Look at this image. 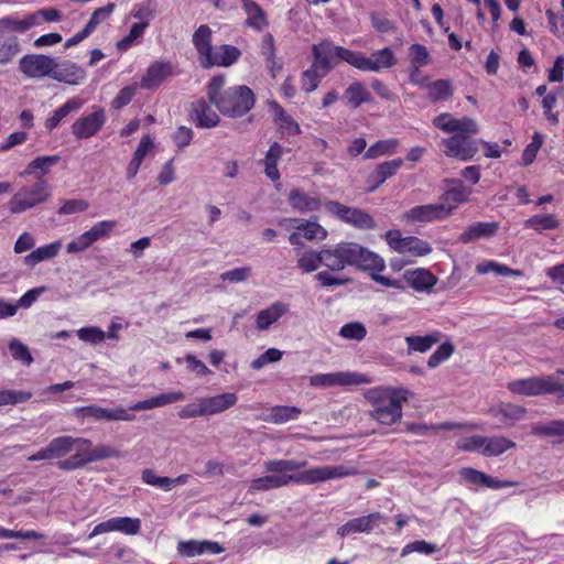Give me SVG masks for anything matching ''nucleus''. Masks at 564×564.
<instances>
[{
    "label": "nucleus",
    "mask_w": 564,
    "mask_h": 564,
    "mask_svg": "<svg viewBox=\"0 0 564 564\" xmlns=\"http://www.w3.org/2000/svg\"><path fill=\"white\" fill-rule=\"evenodd\" d=\"M85 77V69L70 61H64L62 63L55 61V67L51 76V78L68 85H79Z\"/></svg>",
    "instance_id": "5701e85b"
},
{
    "label": "nucleus",
    "mask_w": 564,
    "mask_h": 564,
    "mask_svg": "<svg viewBox=\"0 0 564 564\" xmlns=\"http://www.w3.org/2000/svg\"><path fill=\"white\" fill-rule=\"evenodd\" d=\"M116 227V220L107 219L95 223L88 230L78 235L66 245V252L75 254L86 251L95 242L109 238Z\"/></svg>",
    "instance_id": "6e6552de"
},
{
    "label": "nucleus",
    "mask_w": 564,
    "mask_h": 564,
    "mask_svg": "<svg viewBox=\"0 0 564 564\" xmlns=\"http://www.w3.org/2000/svg\"><path fill=\"white\" fill-rule=\"evenodd\" d=\"M364 397L370 404V417L381 425L391 426L401 421L403 403L412 392L406 388L380 386L366 390Z\"/></svg>",
    "instance_id": "7ed1b4c3"
},
{
    "label": "nucleus",
    "mask_w": 564,
    "mask_h": 564,
    "mask_svg": "<svg viewBox=\"0 0 564 564\" xmlns=\"http://www.w3.org/2000/svg\"><path fill=\"white\" fill-rule=\"evenodd\" d=\"M397 58L390 47L373 52L370 56H366L360 52L354 51L352 67L362 72L378 73L394 66Z\"/></svg>",
    "instance_id": "ddd939ff"
},
{
    "label": "nucleus",
    "mask_w": 564,
    "mask_h": 564,
    "mask_svg": "<svg viewBox=\"0 0 564 564\" xmlns=\"http://www.w3.org/2000/svg\"><path fill=\"white\" fill-rule=\"evenodd\" d=\"M145 31H147V29L143 28L142 25H138V24L133 23L130 26L128 34L124 35L120 41H118V43H117L118 51L126 52L129 48H131L132 46L140 44L144 36Z\"/></svg>",
    "instance_id": "6e6d98bb"
},
{
    "label": "nucleus",
    "mask_w": 564,
    "mask_h": 564,
    "mask_svg": "<svg viewBox=\"0 0 564 564\" xmlns=\"http://www.w3.org/2000/svg\"><path fill=\"white\" fill-rule=\"evenodd\" d=\"M289 311V304L281 301L273 302L268 307L258 312L254 321L256 328L259 330H268L281 317L286 315Z\"/></svg>",
    "instance_id": "393cba45"
},
{
    "label": "nucleus",
    "mask_w": 564,
    "mask_h": 564,
    "mask_svg": "<svg viewBox=\"0 0 564 564\" xmlns=\"http://www.w3.org/2000/svg\"><path fill=\"white\" fill-rule=\"evenodd\" d=\"M32 393L28 391L2 389L0 390V406L15 405L29 401Z\"/></svg>",
    "instance_id": "680f3d73"
},
{
    "label": "nucleus",
    "mask_w": 564,
    "mask_h": 564,
    "mask_svg": "<svg viewBox=\"0 0 564 564\" xmlns=\"http://www.w3.org/2000/svg\"><path fill=\"white\" fill-rule=\"evenodd\" d=\"M284 153V149L282 145H280L278 142H274L268 152L265 153L264 158V173L268 178H270L272 182L280 180V172L278 170V162L281 160L282 155Z\"/></svg>",
    "instance_id": "49530a36"
},
{
    "label": "nucleus",
    "mask_w": 564,
    "mask_h": 564,
    "mask_svg": "<svg viewBox=\"0 0 564 564\" xmlns=\"http://www.w3.org/2000/svg\"><path fill=\"white\" fill-rule=\"evenodd\" d=\"M104 109L98 108L89 115L78 118L72 126V133L77 139H88L95 135L105 124Z\"/></svg>",
    "instance_id": "dca6fc26"
},
{
    "label": "nucleus",
    "mask_w": 564,
    "mask_h": 564,
    "mask_svg": "<svg viewBox=\"0 0 564 564\" xmlns=\"http://www.w3.org/2000/svg\"><path fill=\"white\" fill-rule=\"evenodd\" d=\"M399 145L398 139L380 140L372 144L366 152L364 158L366 160H373L383 155H392L397 152Z\"/></svg>",
    "instance_id": "864d4df0"
},
{
    "label": "nucleus",
    "mask_w": 564,
    "mask_h": 564,
    "mask_svg": "<svg viewBox=\"0 0 564 564\" xmlns=\"http://www.w3.org/2000/svg\"><path fill=\"white\" fill-rule=\"evenodd\" d=\"M305 465L306 462H296L294 459L265 460L263 463V468L269 474L252 479L249 482L248 491L250 494L269 491L286 487L290 484L314 485L357 474V469L355 467L344 465L317 466L295 474H290L303 468Z\"/></svg>",
    "instance_id": "f257e3e1"
},
{
    "label": "nucleus",
    "mask_w": 564,
    "mask_h": 564,
    "mask_svg": "<svg viewBox=\"0 0 564 564\" xmlns=\"http://www.w3.org/2000/svg\"><path fill=\"white\" fill-rule=\"evenodd\" d=\"M344 98L348 106L358 108L361 104L370 99V94L360 82H355L345 90Z\"/></svg>",
    "instance_id": "603ef678"
},
{
    "label": "nucleus",
    "mask_w": 564,
    "mask_h": 564,
    "mask_svg": "<svg viewBox=\"0 0 564 564\" xmlns=\"http://www.w3.org/2000/svg\"><path fill=\"white\" fill-rule=\"evenodd\" d=\"M119 455V451L111 446L98 445L91 448L90 445L88 448H82V454H76L72 458L61 462L58 466L62 469H75L85 465L86 463L96 462L110 457H118Z\"/></svg>",
    "instance_id": "2eb2a0df"
},
{
    "label": "nucleus",
    "mask_w": 564,
    "mask_h": 564,
    "mask_svg": "<svg viewBox=\"0 0 564 564\" xmlns=\"http://www.w3.org/2000/svg\"><path fill=\"white\" fill-rule=\"evenodd\" d=\"M324 76L325 75H322V70L315 68V65L312 64V66L302 74V89L306 93L314 91Z\"/></svg>",
    "instance_id": "0e129e2a"
},
{
    "label": "nucleus",
    "mask_w": 564,
    "mask_h": 564,
    "mask_svg": "<svg viewBox=\"0 0 564 564\" xmlns=\"http://www.w3.org/2000/svg\"><path fill=\"white\" fill-rule=\"evenodd\" d=\"M8 348L14 360L25 366H30L33 362V357L29 348L18 338H11L8 343Z\"/></svg>",
    "instance_id": "4d7b16f0"
},
{
    "label": "nucleus",
    "mask_w": 564,
    "mask_h": 564,
    "mask_svg": "<svg viewBox=\"0 0 564 564\" xmlns=\"http://www.w3.org/2000/svg\"><path fill=\"white\" fill-rule=\"evenodd\" d=\"M388 246L395 252L409 257H424L432 252V247L427 241L417 237H402L400 230H389L386 232Z\"/></svg>",
    "instance_id": "1a4fd4ad"
},
{
    "label": "nucleus",
    "mask_w": 564,
    "mask_h": 564,
    "mask_svg": "<svg viewBox=\"0 0 564 564\" xmlns=\"http://www.w3.org/2000/svg\"><path fill=\"white\" fill-rule=\"evenodd\" d=\"M52 193L46 180L36 181L31 186L21 187L9 200L11 214H22L35 206L45 203Z\"/></svg>",
    "instance_id": "423d86ee"
},
{
    "label": "nucleus",
    "mask_w": 564,
    "mask_h": 564,
    "mask_svg": "<svg viewBox=\"0 0 564 564\" xmlns=\"http://www.w3.org/2000/svg\"><path fill=\"white\" fill-rule=\"evenodd\" d=\"M84 105V100L77 97L68 99L64 105L58 107L45 121V128L48 131L55 129L59 122L73 111L79 110Z\"/></svg>",
    "instance_id": "37998d69"
},
{
    "label": "nucleus",
    "mask_w": 564,
    "mask_h": 564,
    "mask_svg": "<svg viewBox=\"0 0 564 564\" xmlns=\"http://www.w3.org/2000/svg\"><path fill=\"white\" fill-rule=\"evenodd\" d=\"M113 10L115 3H109L105 7L96 9L93 12L88 23L84 28L85 32L90 35L101 22L107 20L112 14Z\"/></svg>",
    "instance_id": "052dcab7"
},
{
    "label": "nucleus",
    "mask_w": 564,
    "mask_h": 564,
    "mask_svg": "<svg viewBox=\"0 0 564 564\" xmlns=\"http://www.w3.org/2000/svg\"><path fill=\"white\" fill-rule=\"evenodd\" d=\"M403 281L419 293H431L437 283V278L430 270L417 268L404 271Z\"/></svg>",
    "instance_id": "aec40b11"
},
{
    "label": "nucleus",
    "mask_w": 564,
    "mask_h": 564,
    "mask_svg": "<svg viewBox=\"0 0 564 564\" xmlns=\"http://www.w3.org/2000/svg\"><path fill=\"white\" fill-rule=\"evenodd\" d=\"M270 106L274 115V122L283 135L293 137L301 133L299 123L278 102L272 101Z\"/></svg>",
    "instance_id": "58836bf2"
},
{
    "label": "nucleus",
    "mask_w": 564,
    "mask_h": 564,
    "mask_svg": "<svg viewBox=\"0 0 564 564\" xmlns=\"http://www.w3.org/2000/svg\"><path fill=\"white\" fill-rule=\"evenodd\" d=\"M459 476L464 482L475 488L487 487L492 489H500L510 485V482H503L491 476L486 475L477 469L465 467L459 470Z\"/></svg>",
    "instance_id": "bb28decb"
},
{
    "label": "nucleus",
    "mask_w": 564,
    "mask_h": 564,
    "mask_svg": "<svg viewBox=\"0 0 564 564\" xmlns=\"http://www.w3.org/2000/svg\"><path fill=\"white\" fill-rule=\"evenodd\" d=\"M191 118L196 127L204 129L215 128L220 122L217 112L204 99L192 104Z\"/></svg>",
    "instance_id": "b1692460"
},
{
    "label": "nucleus",
    "mask_w": 564,
    "mask_h": 564,
    "mask_svg": "<svg viewBox=\"0 0 564 564\" xmlns=\"http://www.w3.org/2000/svg\"><path fill=\"white\" fill-rule=\"evenodd\" d=\"M499 225L496 221H478L469 225L459 236L462 243H469L477 239L489 238L496 235Z\"/></svg>",
    "instance_id": "c756f323"
},
{
    "label": "nucleus",
    "mask_w": 564,
    "mask_h": 564,
    "mask_svg": "<svg viewBox=\"0 0 564 564\" xmlns=\"http://www.w3.org/2000/svg\"><path fill=\"white\" fill-rule=\"evenodd\" d=\"M527 413L523 406L501 402L489 410V414L498 419L505 426H512L522 420Z\"/></svg>",
    "instance_id": "cd10ccee"
},
{
    "label": "nucleus",
    "mask_w": 564,
    "mask_h": 564,
    "mask_svg": "<svg viewBox=\"0 0 564 564\" xmlns=\"http://www.w3.org/2000/svg\"><path fill=\"white\" fill-rule=\"evenodd\" d=\"M429 50L422 44H412L409 47L410 66L424 67L431 64Z\"/></svg>",
    "instance_id": "13d9d810"
},
{
    "label": "nucleus",
    "mask_w": 564,
    "mask_h": 564,
    "mask_svg": "<svg viewBox=\"0 0 564 564\" xmlns=\"http://www.w3.org/2000/svg\"><path fill=\"white\" fill-rule=\"evenodd\" d=\"M177 550L186 556H196L204 553L219 554L224 547L218 542L212 541H186L178 543Z\"/></svg>",
    "instance_id": "c9c22d12"
},
{
    "label": "nucleus",
    "mask_w": 564,
    "mask_h": 564,
    "mask_svg": "<svg viewBox=\"0 0 564 564\" xmlns=\"http://www.w3.org/2000/svg\"><path fill=\"white\" fill-rule=\"evenodd\" d=\"M89 446L90 441L72 436L53 438L47 445L52 459L64 457L73 451H76V454H82V448H88Z\"/></svg>",
    "instance_id": "6ab92c4d"
},
{
    "label": "nucleus",
    "mask_w": 564,
    "mask_h": 564,
    "mask_svg": "<svg viewBox=\"0 0 564 564\" xmlns=\"http://www.w3.org/2000/svg\"><path fill=\"white\" fill-rule=\"evenodd\" d=\"M240 1L242 10L247 17L246 25L257 32H262L269 25V20L264 10L253 0Z\"/></svg>",
    "instance_id": "c85d7f7f"
},
{
    "label": "nucleus",
    "mask_w": 564,
    "mask_h": 564,
    "mask_svg": "<svg viewBox=\"0 0 564 564\" xmlns=\"http://www.w3.org/2000/svg\"><path fill=\"white\" fill-rule=\"evenodd\" d=\"M225 83L224 76H215L210 79L207 86L209 101L228 117H241L250 111L254 105L252 90L245 85L223 90Z\"/></svg>",
    "instance_id": "20e7f679"
},
{
    "label": "nucleus",
    "mask_w": 564,
    "mask_h": 564,
    "mask_svg": "<svg viewBox=\"0 0 564 564\" xmlns=\"http://www.w3.org/2000/svg\"><path fill=\"white\" fill-rule=\"evenodd\" d=\"M322 265L321 250H306L299 254L297 267L304 273L316 271Z\"/></svg>",
    "instance_id": "5fc2aeb1"
},
{
    "label": "nucleus",
    "mask_w": 564,
    "mask_h": 564,
    "mask_svg": "<svg viewBox=\"0 0 564 564\" xmlns=\"http://www.w3.org/2000/svg\"><path fill=\"white\" fill-rule=\"evenodd\" d=\"M76 333L80 340L91 345L100 344L106 339V333L96 326L82 327Z\"/></svg>",
    "instance_id": "338daca9"
},
{
    "label": "nucleus",
    "mask_w": 564,
    "mask_h": 564,
    "mask_svg": "<svg viewBox=\"0 0 564 564\" xmlns=\"http://www.w3.org/2000/svg\"><path fill=\"white\" fill-rule=\"evenodd\" d=\"M62 243L61 241H54L48 245L41 246L23 258V263L28 268H35L39 263L43 261L51 260L55 258L61 250Z\"/></svg>",
    "instance_id": "4c0bfd02"
},
{
    "label": "nucleus",
    "mask_w": 564,
    "mask_h": 564,
    "mask_svg": "<svg viewBox=\"0 0 564 564\" xmlns=\"http://www.w3.org/2000/svg\"><path fill=\"white\" fill-rule=\"evenodd\" d=\"M153 148V140L150 135H143L140 140V143L137 148V150L133 153V156L130 161V163L127 166V177L133 178L142 164V161L147 156V154L152 150Z\"/></svg>",
    "instance_id": "c03bdc74"
},
{
    "label": "nucleus",
    "mask_w": 564,
    "mask_h": 564,
    "mask_svg": "<svg viewBox=\"0 0 564 564\" xmlns=\"http://www.w3.org/2000/svg\"><path fill=\"white\" fill-rule=\"evenodd\" d=\"M58 162V155L36 156L26 165L21 176H33L36 181L44 180L43 176L50 173L51 169Z\"/></svg>",
    "instance_id": "f704fd0d"
},
{
    "label": "nucleus",
    "mask_w": 564,
    "mask_h": 564,
    "mask_svg": "<svg viewBox=\"0 0 564 564\" xmlns=\"http://www.w3.org/2000/svg\"><path fill=\"white\" fill-rule=\"evenodd\" d=\"M442 333L437 330L425 336H406L405 343L408 345V354L411 355L412 352H426L434 345L440 343Z\"/></svg>",
    "instance_id": "79ce46f5"
},
{
    "label": "nucleus",
    "mask_w": 564,
    "mask_h": 564,
    "mask_svg": "<svg viewBox=\"0 0 564 564\" xmlns=\"http://www.w3.org/2000/svg\"><path fill=\"white\" fill-rule=\"evenodd\" d=\"M455 348L449 341L443 343L429 357L427 366L436 368L442 362L446 361L454 352Z\"/></svg>",
    "instance_id": "774afa93"
},
{
    "label": "nucleus",
    "mask_w": 564,
    "mask_h": 564,
    "mask_svg": "<svg viewBox=\"0 0 564 564\" xmlns=\"http://www.w3.org/2000/svg\"><path fill=\"white\" fill-rule=\"evenodd\" d=\"M371 382L372 379L368 375L356 371L318 373L310 378V384L318 388L351 387Z\"/></svg>",
    "instance_id": "9d476101"
},
{
    "label": "nucleus",
    "mask_w": 564,
    "mask_h": 564,
    "mask_svg": "<svg viewBox=\"0 0 564 564\" xmlns=\"http://www.w3.org/2000/svg\"><path fill=\"white\" fill-rule=\"evenodd\" d=\"M326 210L339 220L360 230H371L376 228V221L365 210L345 206L336 200H329L325 204Z\"/></svg>",
    "instance_id": "9b49d317"
},
{
    "label": "nucleus",
    "mask_w": 564,
    "mask_h": 564,
    "mask_svg": "<svg viewBox=\"0 0 564 564\" xmlns=\"http://www.w3.org/2000/svg\"><path fill=\"white\" fill-rule=\"evenodd\" d=\"M301 413L302 410L297 406L275 405L268 410L264 421L274 424H283L296 420Z\"/></svg>",
    "instance_id": "a18cd8bd"
},
{
    "label": "nucleus",
    "mask_w": 564,
    "mask_h": 564,
    "mask_svg": "<svg viewBox=\"0 0 564 564\" xmlns=\"http://www.w3.org/2000/svg\"><path fill=\"white\" fill-rule=\"evenodd\" d=\"M452 186L448 187L441 196L437 205L446 209L444 218L449 217L453 212L463 203L468 200L470 189L467 188L460 181H452Z\"/></svg>",
    "instance_id": "a211bd4d"
},
{
    "label": "nucleus",
    "mask_w": 564,
    "mask_h": 564,
    "mask_svg": "<svg viewBox=\"0 0 564 564\" xmlns=\"http://www.w3.org/2000/svg\"><path fill=\"white\" fill-rule=\"evenodd\" d=\"M55 59L43 54H28L19 62L21 73L28 78L51 77Z\"/></svg>",
    "instance_id": "4468645a"
},
{
    "label": "nucleus",
    "mask_w": 564,
    "mask_h": 564,
    "mask_svg": "<svg viewBox=\"0 0 564 564\" xmlns=\"http://www.w3.org/2000/svg\"><path fill=\"white\" fill-rule=\"evenodd\" d=\"M355 265L372 273L381 272L386 268L383 258L357 243Z\"/></svg>",
    "instance_id": "e433bc0d"
},
{
    "label": "nucleus",
    "mask_w": 564,
    "mask_h": 564,
    "mask_svg": "<svg viewBox=\"0 0 564 564\" xmlns=\"http://www.w3.org/2000/svg\"><path fill=\"white\" fill-rule=\"evenodd\" d=\"M173 73V65L170 62L158 61L150 65L141 78L140 87L152 89L158 87L165 78Z\"/></svg>",
    "instance_id": "a878e982"
},
{
    "label": "nucleus",
    "mask_w": 564,
    "mask_h": 564,
    "mask_svg": "<svg viewBox=\"0 0 564 564\" xmlns=\"http://www.w3.org/2000/svg\"><path fill=\"white\" fill-rule=\"evenodd\" d=\"M514 447L516 443L505 436H485L484 455L499 456Z\"/></svg>",
    "instance_id": "3c124183"
},
{
    "label": "nucleus",
    "mask_w": 564,
    "mask_h": 564,
    "mask_svg": "<svg viewBox=\"0 0 564 564\" xmlns=\"http://www.w3.org/2000/svg\"><path fill=\"white\" fill-rule=\"evenodd\" d=\"M485 436L471 435L457 441L456 447L464 452H475L484 455Z\"/></svg>",
    "instance_id": "e2e57ef3"
},
{
    "label": "nucleus",
    "mask_w": 564,
    "mask_h": 564,
    "mask_svg": "<svg viewBox=\"0 0 564 564\" xmlns=\"http://www.w3.org/2000/svg\"><path fill=\"white\" fill-rule=\"evenodd\" d=\"M212 29L203 24L193 34V44L198 53L200 65L210 55L214 47L212 46Z\"/></svg>",
    "instance_id": "a19ab883"
},
{
    "label": "nucleus",
    "mask_w": 564,
    "mask_h": 564,
    "mask_svg": "<svg viewBox=\"0 0 564 564\" xmlns=\"http://www.w3.org/2000/svg\"><path fill=\"white\" fill-rule=\"evenodd\" d=\"M290 205L300 213L316 212L322 203L318 196L305 193L300 188H293L289 193Z\"/></svg>",
    "instance_id": "473e14b6"
},
{
    "label": "nucleus",
    "mask_w": 564,
    "mask_h": 564,
    "mask_svg": "<svg viewBox=\"0 0 564 564\" xmlns=\"http://www.w3.org/2000/svg\"><path fill=\"white\" fill-rule=\"evenodd\" d=\"M446 209L440 207L437 203L419 205L403 214L402 219L409 223H432L443 220Z\"/></svg>",
    "instance_id": "412c9836"
},
{
    "label": "nucleus",
    "mask_w": 564,
    "mask_h": 564,
    "mask_svg": "<svg viewBox=\"0 0 564 564\" xmlns=\"http://www.w3.org/2000/svg\"><path fill=\"white\" fill-rule=\"evenodd\" d=\"M185 399V394L182 391H173L161 393L150 399L138 401L134 404L130 405L129 409H124L122 406H117L115 409H105L98 405H88L76 408L74 411L78 416L82 417H91L95 420H106V421H127L131 422L135 419L130 411H145L152 410L155 408H162Z\"/></svg>",
    "instance_id": "39448f33"
},
{
    "label": "nucleus",
    "mask_w": 564,
    "mask_h": 564,
    "mask_svg": "<svg viewBox=\"0 0 564 564\" xmlns=\"http://www.w3.org/2000/svg\"><path fill=\"white\" fill-rule=\"evenodd\" d=\"M37 25V14H28L23 18L4 17L0 19V34L25 33Z\"/></svg>",
    "instance_id": "72a5a7b5"
},
{
    "label": "nucleus",
    "mask_w": 564,
    "mask_h": 564,
    "mask_svg": "<svg viewBox=\"0 0 564 564\" xmlns=\"http://www.w3.org/2000/svg\"><path fill=\"white\" fill-rule=\"evenodd\" d=\"M240 56L241 51L236 46L227 44L215 46L202 66L204 68L214 66L229 67L235 64Z\"/></svg>",
    "instance_id": "4be33fe9"
},
{
    "label": "nucleus",
    "mask_w": 564,
    "mask_h": 564,
    "mask_svg": "<svg viewBox=\"0 0 564 564\" xmlns=\"http://www.w3.org/2000/svg\"><path fill=\"white\" fill-rule=\"evenodd\" d=\"M381 522L386 523L387 518L380 512H372L347 521L337 529V534L344 538L355 533H369Z\"/></svg>",
    "instance_id": "f3484780"
},
{
    "label": "nucleus",
    "mask_w": 564,
    "mask_h": 564,
    "mask_svg": "<svg viewBox=\"0 0 564 564\" xmlns=\"http://www.w3.org/2000/svg\"><path fill=\"white\" fill-rule=\"evenodd\" d=\"M425 89L427 90L429 99L433 102L447 100L453 95L452 82L448 79L429 82Z\"/></svg>",
    "instance_id": "de8ad7c7"
},
{
    "label": "nucleus",
    "mask_w": 564,
    "mask_h": 564,
    "mask_svg": "<svg viewBox=\"0 0 564 564\" xmlns=\"http://www.w3.org/2000/svg\"><path fill=\"white\" fill-rule=\"evenodd\" d=\"M206 415L220 414L238 402V395L232 392H225L216 395L203 397Z\"/></svg>",
    "instance_id": "7c9ffc66"
},
{
    "label": "nucleus",
    "mask_w": 564,
    "mask_h": 564,
    "mask_svg": "<svg viewBox=\"0 0 564 564\" xmlns=\"http://www.w3.org/2000/svg\"><path fill=\"white\" fill-rule=\"evenodd\" d=\"M561 221L554 214L533 215L524 221V227L533 229L536 232L553 230L558 228Z\"/></svg>",
    "instance_id": "09e8293b"
},
{
    "label": "nucleus",
    "mask_w": 564,
    "mask_h": 564,
    "mask_svg": "<svg viewBox=\"0 0 564 564\" xmlns=\"http://www.w3.org/2000/svg\"><path fill=\"white\" fill-rule=\"evenodd\" d=\"M292 223V227L307 240H324L327 237V230L316 221L293 219Z\"/></svg>",
    "instance_id": "8fccbe9b"
},
{
    "label": "nucleus",
    "mask_w": 564,
    "mask_h": 564,
    "mask_svg": "<svg viewBox=\"0 0 564 564\" xmlns=\"http://www.w3.org/2000/svg\"><path fill=\"white\" fill-rule=\"evenodd\" d=\"M402 164L403 160L400 158L379 164L369 175V182H372L369 191H375L379 185L384 183L387 178L393 176L402 166Z\"/></svg>",
    "instance_id": "ea45409f"
},
{
    "label": "nucleus",
    "mask_w": 564,
    "mask_h": 564,
    "mask_svg": "<svg viewBox=\"0 0 564 564\" xmlns=\"http://www.w3.org/2000/svg\"><path fill=\"white\" fill-rule=\"evenodd\" d=\"M508 390L514 394L535 397L553 393L555 389V376L530 377L513 380L508 383Z\"/></svg>",
    "instance_id": "f8f14e48"
},
{
    "label": "nucleus",
    "mask_w": 564,
    "mask_h": 564,
    "mask_svg": "<svg viewBox=\"0 0 564 564\" xmlns=\"http://www.w3.org/2000/svg\"><path fill=\"white\" fill-rule=\"evenodd\" d=\"M337 258L341 262V270L347 265H355L357 243L355 242H340L335 245Z\"/></svg>",
    "instance_id": "bf43d9fd"
},
{
    "label": "nucleus",
    "mask_w": 564,
    "mask_h": 564,
    "mask_svg": "<svg viewBox=\"0 0 564 564\" xmlns=\"http://www.w3.org/2000/svg\"><path fill=\"white\" fill-rule=\"evenodd\" d=\"M314 56L313 65L327 75L339 62H346L352 66L354 51L333 44L324 40L312 47Z\"/></svg>",
    "instance_id": "0eeeda50"
},
{
    "label": "nucleus",
    "mask_w": 564,
    "mask_h": 564,
    "mask_svg": "<svg viewBox=\"0 0 564 564\" xmlns=\"http://www.w3.org/2000/svg\"><path fill=\"white\" fill-rule=\"evenodd\" d=\"M433 126L443 132L454 133L443 139V152L448 158L469 161L478 151L477 141L471 138L479 132L477 122L469 117L455 118L448 112L436 116Z\"/></svg>",
    "instance_id": "f03ea898"
},
{
    "label": "nucleus",
    "mask_w": 564,
    "mask_h": 564,
    "mask_svg": "<svg viewBox=\"0 0 564 564\" xmlns=\"http://www.w3.org/2000/svg\"><path fill=\"white\" fill-rule=\"evenodd\" d=\"M158 14L159 4L156 0H143L132 7L128 18L137 20L135 24L148 29Z\"/></svg>",
    "instance_id": "2f4dec72"
},
{
    "label": "nucleus",
    "mask_w": 564,
    "mask_h": 564,
    "mask_svg": "<svg viewBox=\"0 0 564 564\" xmlns=\"http://www.w3.org/2000/svg\"><path fill=\"white\" fill-rule=\"evenodd\" d=\"M339 335L346 339L360 341L366 337L367 329L364 324L351 322L340 327Z\"/></svg>",
    "instance_id": "69168bd1"
}]
</instances>
